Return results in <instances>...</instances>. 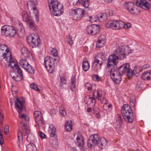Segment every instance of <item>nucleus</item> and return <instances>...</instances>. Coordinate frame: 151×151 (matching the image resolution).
I'll return each mask as SVG.
<instances>
[{"mask_svg":"<svg viewBox=\"0 0 151 151\" xmlns=\"http://www.w3.org/2000/svg\"><path fill=\"white\" fill-rule=\"evenodd\" d=\"M87 142L89 147L91 148L97 145L101 149L104 148L107 143L105 139L103 137L99 138L97 134L91 135Z\"/></svg>","mask_w":151,"mask_h":151,"instance_id":"f257e3e1","label":"nucleus"},{"mask_svg":"<svg viewBox=\"0 0 151 151\" xmlns=\"http://www.w3.org/2000/svg\"><path fill=\"white\" fill-rule=\"evenodd\" d=\"M49 6L50 10L52 9V12L55 16H59L62 13L61 10L63 8L62 4L58 2L57 0H48Z\"/></svg>","mask_w":151,"mask_h":151,"instance_id":"f03ea898","label":"nucleus"},{"mask_svg":"<svg viewBox=\"0 0 151 151\" xmlns=\"http://www.w3.org/2000/svg\"><path fill=\"white\" fill-rule=\"evenodd\" d=\"M131 52L130 48L128 46H121L118 47L114 51L115 53L120 59H123L126 57Z\"/></svg>","mask_w":151,"mask_h":151,"instance_id":"7ed1b4c3","label":"nucleus"},{"mask_svg":"<svg viewBox=\"0 0 151 151\" xmlns=\"http://www.w3.org/2000/svg\"><path fill=\"white\" fill-rule=\"evenodd\" d=\"M121 112L124 119L127 122L132 123V110L128 104L124 105L121 109Z\"/></svg>","mask_w":151,"mask_h":151,"instance_id":"20e7f679","label":"nucleus"},{"mask_svg":"<svg viewBox=\"0 0 151 151\" xmlns=\"http://www.w3.org/2000/svg\"><path fill=\"white\" fill-rule=\"evenodd\" d=\"M17 31L15 28L9 25H4L1 27V33L2 36L13 37L15 36Z\"/></svg>","mask_w":151,"mask_h":151,"instance_id":"39448f33","label":"nucleus"},{"mask_svg":"<svg viewBox=\"0 0 151 151\" xmlns=\"http://www.w3.org/2000/svg\"><path fill=\"white\" fill-rule=\"evenodd\" d=\"M29 45L33 48L37 47L41 43L40 39L37 34L29 36L27 38Z\"/></svg>","mask_w":151,"mask_h":151,"instance_id":"423d86ee","label":"nucleus"},{"mask_svg":"<svg viewBox=\"0 0 151 151\" xmlns=\"http://www.w3.org/2000/svg\"><path fill=\"white\" fill-rule=\"evenodd\" d=\"M37 3V0H30L27 2L28 9L30 13L33 12L36 19L38 18V12L37 8L36 7V5Z\"/></svg>","mask_w":151,"mask_h":151,"instance_id":"0eeeda50","label":"nucleus"},{"mask_svg":"<svg viewBox=\"0 0 151 151\" xmlns=\"http://www.w3.org/2000/svg\"><path fill=\"white\" fill-rule=\"evenodd\" d=\"M44 63L48 72L52 73L55 67L54 62L53 58L50 56L45 57L44 59Z\"/></svg>","mask_w":151,"mask_h":151,"instance_id":"6e6552de","label":"nucleus"},{"mask_svg":"<svg viewBox=\"0 0 151 151\" xmlns=\"http://www.w3.org/2000/svg\"><path fill=\"white\" fill-rule=\"evenodd\" d=\"M33 117L36 123L39 127H44L45 122L42 115L40 111H35L34 113Z\"/></svg>","mask_w":151,"mask_h":151,"instance_id":"1a4fd4ad","label":"nucleus"},{"mask_svg":"<svg viewBox=\"0 0 151 151\" xmlns=\"http://www.w3.org/2000/svg\"><path fill=\"white\" fill-rule=\"evenodd\" d=\"M118 57L114 53L109 56L107 64V67L109 69L110 68L111 69L114 68V67L116 66V65L118 62V59H119Z\"/></svg>","mask_w":151,"mask_h":151,"instance_id":"9d476101","label":"nucleus"},{"mask_svg":"<svg viewBox=\"0 0 151 151\" xmlns=\"http://www.w3.org/2000/svg\"><path fill=\"white\" fill-rule=\"evenodd\" d=\"M117 67L115 66L114 68L110 70V76L112 80L117 84L119 83L122 81L121 75L116 71Z\"/></svg>","mask_w":151,"mask_h":151,"instance_id":"9b49d317","label":"nucleus"},{"mask_svg":"<svg viewBox=\"0 0 151 151\" xmlns=\"http://www.w3.org/2000/svg\"><path fill=\"white\" fill-rule=\"evenodd\" d=\"M99 30V25L95 24L88 26L86 29V31L88 33L91 35H96Z\"/></svg>","mask_w":151,"mask_h":151,"instance_id":"f8f14e48","label":"nucleus"},{"mask_svg":"<svg viewBox=\"0 0 151 151\" xmlns=\"http://www.w3.org/2000/svg\"><path fill=\"white\" fill-rule=\"evenodd\" d=\"M23 102L22 101H20L19 99H17L15 101V105L16 109L17 110L19 114V117L25 119L26 120V116L22 114L20 115L22 111V108L23 107Z\"/></svg>","mask_w":151,"mask_h":151,"instance_id":"ddd939ff","label":"nucleus"},{"mask_svg":"<svg viewBox=\"0 0 151 151\" xmlns=\"http://www.w3.org/2000/svg\"><path fill=\"white\" fill-rule=\"evenodd\" d=\"M135 4L138 6L148 10L151 6V0H137Z\"/></svg>","mask_w":151,"mask_h":151,"instance_id":"4468645a","label":"nucleus"},{"mask_svg":"<svg viewBox=\"0 0 151 151\" xmlns=\"http://www.w3.org/2000/svg\"><path fill=\"white\" fill-rule=\"evenodd\" d=\"M70 14L76 16L77 18L81 19L84 15V12L81 9L78 8L71 9L70 11Z\"/></svg>","mask_w":151,"mask_h":151,"instance_id":"2eb2a0df","label":"nucleus"},{"mask_svg":"<svg viewBox=\"0 0 151 151\" xmlns=\"http://www.w3.org/2000/svg\"><path fill=\"white\" fill-rule=\"evenodd\" d=\"M6 60L9 63V65L13 69H15L19 66L17 62L13 60L11 54L6 57Z\"/></svg>","mask_w":151,"mask_h":151,"instance_id":"dca6fc26","label":"nucleus"},{"mask_svg":"<svg viewBox=\"0 0 151 151\" xmlns=\"http://www.w3.org/2000/svg\"><path fill=\"white\" fill-rule=\"evenodd\" d=\"M130 68V65L129 63H126L120 66L116 70L119 74L122 75L126 73V72L128 68Z\"/></svg>","mask_w":151,"mask_h":151,"instance_id":"f3484780","label":"nucleus"},{"mask_svg":"<svg viewBox=\"0 0 151 151\" xmlns=\"http://www.w3.org/2000/svg\"><path fill=\"white\" fill-rule=\"evenodd\" d=\"M25 21L29 27L31 29L34 31H36L38 29V26L35 24V23L32 19H25Z\"/></svg>","mask_w":151,"mask_h":151,"instance_id":"a211bd4d","label":"nucleus"},{"mask_svg":"<svg viewBox=\"0 0 151 151\" xmlns=\"http://www.w3.org/2000/svg\"><path fill=\"white\" fill-rule=\"evenodd\" d=\"M116 122L114 124L115 128L119 129L122 125V120L120 115L117 114L116 116Z\"/></svg>","mask_w":151,"mask_h":151,"instance_id":"6ab92c4d","label":"nucleus"},{"mask_svg":"<svg viewBox=\"0 0 151 151\" xmlns=\"http://www.w3.org/2000/svg\"><path fill=\"white\" fill-rule=\"evenodd\" d=\"M117 20H110L108 21L106 24V27L107 28H111L116 30Z\"/></svg>","mask_w":151,"mask_h":151,"instance_id":"aec40b11","label":"nucleus"},{"mask_svg":"<svg viewBox=\"0 0 151 151\" xmlns=\"http://www.w3.org/2000/svg\"><path fill=\"white\" fill-rule=\"evenodd\" d=\"M76 140H77L76 144L79 147H82L83 146L84 144L83 138L81 134L78 133L77 135Z\"/></svg>","mask_w":151,"mask_h":151,"instance_id":"412c9836","label":"nucleus"},{"mask_svg":"<svg viewBox=\"0 0 151 151\" xmlns=\"http://www.w3.org/2000/svg\"><path fill=\"white\" fill-rule=\"evenodd\" d=\"M90 67V64L88 60L86 58H84L83 60L82 66L83 70L85 71H86L89 70Z\"/></svg>","mask_w":151,"mask_h":151,"instance_id":"4be33fe9","label":"nucleus"},{"mask_svg":"<svg viewBox=\"0 0 151 151\" xmlns=\"http://www.w3.org/2000/svg\"><path fill=\"white\" fill-rule=\"evenodd\" d=\"M76 4H81L85 8H88L89 4V0H77Z\"/></svg>","mask_w":151,"mask_h":151,"instance_id":"5701e85b","label":"nucleus"},{"mask_svg":"<svg viewBox=\"0 0 151 151\" xmlns=\"http://www.w3.org/2000/svg\"><path fill=\"white\" fill-rule=\"evenodd\" d=\"M102 91L101 90H95L93 93V95L94 96L96 95V98L99 100H101V99L102 96Z\"/></svg>","mask_w":151,"mask_h":151,"instance_id":"b1692460","label":"nucleus"},{"mask_svg":"<svg viewBox=\"0 0 151 151\" xmlns=\"http://www.w3.org/2000/svg\"><path fill=\"white\" fill-rule=\"evenodd\" d=\"M104 39L101 37H99L96 44V47L101 48L103 47L104 45Z\"/></svg>","mask_w":151,"mask_h":151,"instance_id":"393cba45","label":"nucleus"},{"mask_svg":"<svg viewBox=\"0 0 151 151\" xmlns=\"http://www.w3.org/2000/svg\"><path fill=\"white\" fill-rule=\"evenodd\" d=\"M11 76L13 79L16 81H19L23 78V76L15 73L12 74Z\"/></svg>","mask_w":151,"mask_h":151,"instance_id":"a878e982","label":"nucleus"},{"mask_svg":"<svg viewBox=\"0 0 151 151\" xmlns=\"http://www.w3.org/2000/svg\"><path fill=\"white\" fill-rule=\"evenodd\" d=\"M0 49L6 52V56H9L11 54L9 49L5 45L2 44L0 45Z\"/></svg>","mask_w":151,"mask_h":151,"instance_id":"bb28decb","label":"nucleus"},{"mask_svg":"<svg viewBox=\"0 0 151 151\" xmlns=\"http://www.w3.org/2000/svg\"><path fill=\"white\" fill-rule=\"evenodd\" d=\"M72 122L71 120L67 121L65 127V130L68 132L70 131L72 129Z\"/></svg>","mask_w":151,"mask_h":151,"instance_id":"cd10ccee","label":"nucleus"},{"mask_svg":"<svg viewBox=\"0 0 151 151\" xmlns=\"http://www.w3.org/2000/svg\"><path fill=\"white\" fill-rule=\"evenodd\" d=\"M116 23H117V24H116L117 26L116 30L124 28V27H125L124 23L123 21L121 20L119 21L117 20Z\"/></svg>","mask_w":151,"mask_h":151,"instance_id":"c85d7f7f","label":"nucleus"},{"mask_svg":"<svg viewBox=\"0 0 151 151\" xmlns=\"http://www.w3.org/2000/svg\"><path fill=\"white\" fill-rule=\"evenodd\" d=\"M76 78L74 76H72L71 78V85L70 86V89L72 91H74L76 86Z\"/></svg>","mask_w":151,"mask_h":151,"instance_id":"c756f323","label":"nucleus"},{"mask_svg":"<svg viewBox=\"0 0 151 151\" xmlns=\"http://www.w3.org/2000/svg\"><path fill=\"white\" fill-rule=\"evenodd\" d=\"M140 71V67L138 65H136L134 67V70H133V75L137 77Z\"/></svg>","mask_w":151,"mask_h":151,"instance_id":"7c9ffc66","label":"nucleus"},{"mask_svg":"<svg viewBox=\"0 0 151 151\" xmlns=\"http://www.w3.org/2000/svg\"><path fill=\"white\" fill-rule=\"evenodd\" d=\"M19 64L24 69L26 68L29 64L26 60L22 59L20 60Z\"/></svg>","mask_w":151,"mask_h":151,"instance_id":"2f4dec72","label":"nucleus"},{"mask_svg":"<svg viewBox=\"0 0 151 151\" xmlns=\"http://www.w3.org/2000/svg\"><path fill=\"white\" fill-rule=\"evenodd\" d=\"M107 16L106 14L101 13L94 16L93 18L94 19H99L100 18H104L107 19Z\"/></svg>","mask_w":151,"mask_h":151,"instance_id":"473e14b6","label":"nucleus"},{"mask_svg":"<svg viewBox=\"0 0 151 151\" xmlns=\"http://www.w3.org/2000/svg\"><path fill=\"white\" fill-rule=\"evenodd\" d=\"M149 71H147L145 72H143L142 74V75L141 77L142 79L143 80H150L149 78L150 77L149 76Z\"/></svg>","mask_w":151,"mask_h":151,"instance_id":"72a5a7b5","label":"nucleus"},{"mask_svg":"<svg viewBox=\"0 0 151 151\" xmlns=\"http://www.w3.org/2000/svg\"><path fill=\"white\" fill-rule=\"evenodd\" d=\"M60 82L59 86L60 88H64V86L66 84V81L65 78L64 77H61L60 78Z\"/></svg>","mask_w":151,"mask_h":151,"instance_id":"f704fd0d","label":"nucleus"},{"mask_svg":"<svg viewBox=\"0 0 151 151\" xmlns=\"http://www.w3.org/2000/svg\"><path fill=\"white\" fill-rule=\"evenodd\" d=\"M24 69L26 70L27 72L29 73L34 74L35 73V70L34 68L30 64L27 66V67Z\"/></svg>","mask_w":151,"mask_h":151,"instance_id":"c9c22d12","label":"nucleus"},{"mask_svg":"<svg viewBox=\"0 0 151 151\" xmlns=\"http://www.w3.org/2000/svg\"><path fill=\"white\" fill-rule=\"evenodd\" d=\"M124 6L126 9L128 10L129 12L132 13L131 11L132 10V3L131 2H128L125 3Z\"/></svg>","mask_w":151,"mask_h":151,"instance_id":"e433bc0d","label":"nucleus"},{"mask_svg":"<svg viewBox=\"0 0 151 151\" xmlns=\"http://www.w3.org/2000/svg\"><path fill=\"white\" fill-rule=\"evenodd\" d=\"M27 140L29 143L33 142L35 140V137L32 134L29 133L27 136Z\"/></svg>","mask_w":151,"mask_h":151,"instance_id":"4c0bfd02","label":"nucleus"},{"mask_svg":"<svg viewBox=\"0 0 151 151\" xmlns=\"http://www.w3.org/2000/svg\"><path fill=\"white\" fill-rule=\"evenodd\" d=\"M17 33H18L19 36L20 37H23L24 36L25 34V31L24 28L23 27H22L20 28V29L18 31V32Z\"/></svg>","mask_w":151,"mask_h":151,"instance_id":"58836bf2","label":"nucleus"},{"mask_svg":"<svg viewBox=\"0 0 151 151\" xmlns=\"http://www.w3.org/2000/svg\"><path fill=\"white\" fill-rule=\"evenodd\" d=\"M126 76L129 79H131L132 78V70L129 68L126 72Z\"/></svg>","mask_w":151,"mask_h":151,"instance_id":"ea45409f","label":"nucleus"},{"mask_svg":"<svg viewBox=\"0 0 151 151\" xmlns=\"http://www.w3.org/2000/svg\"><path fill=\"white\" fill-rule=\"evenodd\" d=\"M85 88L87 89L89 92H91L92 90V85L89 83H86L85 86Z\"/></svg>","mask_w":151,"mask_h":151,"instance_id":"a19ab883","label":"nucleus"},{"mask_svg":"<svg viewBox=\"0 0 151 151\" xmlns=\"http://www.w3.org/2000/svg\"><path fill=\"white\" fill-rule=\"evenodd\" d=\"M60 113L62 116H65L66 114L65 109L62 106L60 107Z\"/></svg>","mask_w":151,"mask_h":151,"instance_id":"79ce46f5","label":"nucleus"},{"mask_svg":"<svg viewBox=\"0 0 151 151\" xmlns=\"http://www.w3.org/2000/svg\"><path fill=\"white\" fill-rule=\"evenodd\" d=\"M6 52L3 50H2L1 49H0V58H6V57L7 56L6 53Z\"/></svg>","mask_w":151,"mask_h":151,"instance_id":"37998d69","label":"nucleus"},{"mask_svg":"<svg viewBox=\"0 0 151 151\" xmlns=\"http://www.w3.org/2000/svg\"><path fill=\"white\" fill-rule=\"evenodd\" d=\"M30 86L32 88L34 89L36 91H38V92L40 91V89L37 87V85L35 83H32L31 84Z\"/></svg>","mask_w":151,"mask_h":151,"instance_id":"c03bdc74","label":"nucleus"},{"mask_svg":"<svg viewBox=\"0 0 151 151\" xmlns=\"http://www.w3.org/2000/svg\"><path fill=\"white\" fill-rule=\"evenodd\" d=\"M143 85L141 83L139 82L137 84L136 86V89L137 91H139L142 89Z\"/></svg>","mask_w":151,"mask_h":151,"instance_id":"a18cd8bd","label":"nucleus"},{"mask_svg":"<svg viewBox=\"0 0 151 151\" xmlns=\"http://www.w3.org/2000/svg\"><path fill=\"white\" fill-rule=\"evenodd\" d=\"M27 151H35V150L36 149L35 147H34L31 145H29L27 147Z\"/></svg>","mask_w":151,"mask_h":151,"instance_id":"49530a36","label":"nucleus"},{"mask_svg":"<svg viewBox=\"0 0 151 151\" xmlns=\"http://www.w3.org/2000/svg\"><path fill=\"white\" fill-rule=\"evenodd\" d=\"M72 37L70 35L67 37V41L70 45H72L73 44V41L72 39Z\"/></svg>","mask_w":151,"mask_h":151,"instance_id":"de8ad7c7","label":"nucleus"},{"mask_svg":"<svg viewBox=\"0 0 151 151\" xmlns=\"http://www.w3.org/2000/svg\"><path fill=\"white\" fill-rule=\"evenodd\" d=\"M23 19H29V14L27 12L24 11L22 13Z\"/></svg>","mask_w":151,"mask_h":151,"instance_id":"09e8293b","label":"nucleus"},{"mask_svg":"<svg viewBox=\"0 0 151 151\" xmlns=\"http://www.w3.org/2000/svg\"><path fill=\"white\" fill-rule=\"evenodd\" d=\"M2 131L0 128V145H2L4 142V139L3 134L1 133Z\"/></svg>","mask_w":151,"mask_h":151,"instance_id":"8fccbe9b","label":"nucleus"},{"mask_svg":"<svg viewBox=\"0 0 151 151\" xmlns=\"http://www.w3.org/2000/svg\"><path fill=\"white\" fill-rule=\"evenodd\" d=\"M23 126L22 127V129L23 130L24 132L25 133L28 134L29 132V129L26 127L24 124H23Z\"/></svg>","mask_w":151,"mask_h":151,"instance_id":"3c124183","label":"nucleus"},{"mask_svg":"<svg viewBox=\"0 0 151 151\" xmlns=\"http://www.w3.org/2000/svg\"><path fill=\"white\" fill-rule=\"evenodd\" d=\"M51 53L54 56H57L58 54V51L56 48H53L51 51Z\"/></svg>","mask_w":151,"mask_h":151,"instance_id":"603ef678","label":"nucleus"},{"mask_svg":"<svg viewBox=\"0 0 151 151\" xmlns=\"http://www.w3.org/2000/svg\"><path fill=\"white\" fill-rule=\"evenodd\" d=\"M93 80L95 81H99L100 78L99 77V76L97 74H94L93 75Z\"/></svg>","mask_w":151,"mask_h":151,"instance_id":"864d4df0","label":"nucleus"},{"mask_svg":"<svg viewBox=\"0 0 151 151\" xmlns=\"http://www.w3.org/2000/svg\"><path fill=\"white\" fill-rule=\"evenodd\" d=\"M17 70V73L18 75L23 76L22 71L21 69L18 66L15 69Z\"/></svg>","mask_w":151,"mask_h":151,"instance_id":"5fc2aeb1","label":"nucleus"},{"mask_svg":"<svg viewBox=\"0 0 151 151\" xmlns=\"http://www.w3.org/2000/svg\"><path fill=\"white\" fill-rule=\"evenodd\" d=\"M9 131V127L8 125H6L4 128V132L5 134Z\"/></svg>","mask_w":151,"mask_h":151,"instance_id":"6e6d98bb","label":"nucleus"},{"mask_svg":"<svg viewBox=\"0 0 151 151\" xmlns=\"http://www.w3.org/2000/svg\"><path fill=\"white\" fill-rule=\"evenodd\" d=\"M101 58L99 57H96L94 59V63H96L97 64H98L100 62L99 59Z\"/></svg>","mask_w":151,"mask_h":151,"instance_id":"4d7b16f0","label":"nucleus"},{"mask_svg":"<svg viewBox=\"0 0 151 151\" xmlns=\"http://www.w3.org/2000/svg\"><path fill=\"white\" fill-rule=\"evenodd\" d=\"M56 131V128L54 127H52L51 129V134H53V136L55 135Z\"/></svg>","mask_w":151,"mask_h":151,"instance_id":"13d9d810","label":"nucleus"},{"mask_svg":"<svg viewBox=\"0 0 151 151\" xmlns=\"http://www.w3.org/2000/svg\"><path fill=\"white\" fill-rule=\"evenodd\" d=\"M39 135L42 138H45L46 137L45 134L41 131H39Z\"/></svg>","mask_w":151,"mask_h":151,"instance_id":"bf43d9fd","label":"nucleus"},{"mask_svg":"<svg viewBox=\"0 0 151 151\" xmlns=\"http://www.w3.org/2000/svg\"><path fill=\"white\" fill-rule=\"evenodd\" d=\"M50 114L52 115H53L56 114V111L54 109H52L50 111Z\"/></svg>","mask_w":151,"mask_h":151,"instance_id":"052dcab7","label":"nucleus"},{"mask_svg":"<svg viewBox=\"0 0 151 151\" xmlns=\"http://www.w3.org/2000/svg\"><path fill=\"white\" fill-rule=\"evenodd\" d=\"M89 100L92 103L94 102H95V99H94L93 96V97H89Z\"/></svg>","mask_w":151,"mask_h":151,"instance_id":"680f3d73","label":"nucleus"},{"mask_svg":"<svg viewBox=\"0 0 151 151\" xmlns=\"http://www.w3.org/2000/svg\"><path fill=\"white\" fill-rule=\"evenodd\" d=\"M131 24L130 23H127L126 24H125V27H124V28H129L130 27H131Z\"/></svg>","mask_w":151,"mask_h":151,"instance_id":"e2e57ef3","label":"nucleus"},{"mask_svg":"<svg viewBox=\"0 0 151 151\" xmlns=\"http://www.w3.org/2000/svg\"><path fill=\"white\" fill-rule=\"evenodd\" d=\"M150 66L149 65L147 64V65H145L143 66V69H146L147 68H148L150 67Z\"/></svg>","mask_w":151,"mask_h":151,"instance_id":"0e129e2a","label":"nucleus"},{"mask_svg":"<svg viewBox=\"0 0 151 151\" xmlns=\"http://www.w3.org/2000/svg\"><path fill=\"white\" fill-rule=\"evenodd\" d=\"M95 116L97 118H100L101 117V115L99 113H98L96 114Z\"/></svg>","mask_w":151,"mask_h":151,"instance_id":"69168bd1","label":"nucleus"},{"mask_svg":"<svg viewBox=\"0 0 151 151\" xmlns=\"http://www.w3.org/2000/svg\"><path fill=\"white\" fill-rule=\"evenodd\" d=\"M4 118V116L1 113H0V121H1V120L2 121L3 119Z\"/></svg>","mask_w":151,"mask_h":151,"instance_id":"338daca9","label":"nucleus"},{"mask_svg":"<svg viewBox=\"0 0 151 151\" xmlns=\"http://www.w3.org/2000/svg\"><path fill=\"white\" fill-rule=\"evenodd\" d=\"M105 2L108 3H109L112 2L113 0H104Z\"/></svg>","mask_w":151,"mask_h":151,"instance_id":"774afa93","label":"nucleus"}]
</instances>
